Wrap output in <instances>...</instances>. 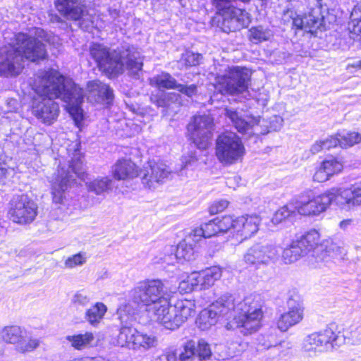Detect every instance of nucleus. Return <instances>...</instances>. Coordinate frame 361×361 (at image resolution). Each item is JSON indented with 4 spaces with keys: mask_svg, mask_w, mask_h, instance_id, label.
<instances>
[{
    "mask_svg": "<svg viewBox=\"0 0 361 361\" xmlns=\"http://www.w3.org/2000/svg\"><path fill=\"white\" fill-rule=\"evenodd\" d=\"M35 91L39 95L33 101L32 113L47 125L52 124L59 114V104L54 99L59 98L66 103V108L75 126L82 127L84 116L81 109L84 91L71 79L63 77L56 70L42 73L35 81Z\"/></svg>",
    "mask_w": 361,
    "mask_h": 361,
    "instance_id": "nucleus-1",
    "label": "nucleus"
},
{
    "mask_svg": "<svg viewBox=\"0 0 361 361\" xmlns=\"http://www.w3.org/2000/svg\"><path fill=\"white\" fill-rule=\"evenodd\" d=\"M262 307L259 295L250 294L240 301H235L232 295H224L200 312L196 325L200 330L207 331L217 323L220 317H226L233 310L236 313L233 318L236 327L243 334L250 335L261 327Z\"/></svg>",
    "mask_w": 361,
    "mask_h": 361,
    "instance_id": "nucleus-2",
    "label": "nucleus"
},
{
    "mask_svg": "<svg viewBox=\"0 0 361 361\" xmlns=\"http://www.w3.org/2000/svg\"><path fill=\"white\" fill-rule=\"evenodd\" d=\"M6 44L0 48V76H16L23 70V59L38 62L47 57L46 46L25 33H4Z\"/></svg>",
    "mask_w": 361,
    "mask_h": 361,
    "instance_id": "nucleus-3",
    "label": "nucleus"
},
{
    "mask_svg": "<svg viewBox=\"0 0 361 361\" xmlns=\"http://www.w3.org/2000/svg\"><path fill=\"white\" fill-rule=\"evenodd\" d=\"M82 155L77 147L75 149L71 160L68 167L60 165L57 173L54 175L51 182V193L53 202L67 207L69 209L71 204L68 198V188L74 183L76 178L86 183L89 191L100 195L111 189L112 180L109 177H98L88 182V174L84 167Z\"/></svg>",
    "mask_w": 361,
    "mask_h": 361,
    "instance_id": "nucleus-4",
    "label": "nucleus"
},
{
    "mask_svg": "<svg viewBox=\"0 0 361 361\" xmlns=\"http://www.w3.org/2000/svg\"><path fill=\"white\" fill-rule=\"evenodd\" d=\"M92 58L99 69L111 77L123 73L138 78L142 72L143 62L137 49L128 44H122L113 51L102 44L94 43L90 48Z\"/></svg>",
    "mask_w": 361,
    "mask_h": 361,
    "instance_id": "nucleus-5",
    "label": "nucleus"
},
{
    "mask_svg": "<svg viewBox=\"0 0 361 361\" xmlns=\"http://www.w3.org/2000/svg\"><path fill=\"white\" fill-rule=\"evenodd\" d=\"M319 233L314 229L310 230L300 238L291 241L290 244L284 248L282 259L285 264H292L307 255L310 252H321L320 255L310 260L312 267L322 268L323 266L331 267L333 263L334 255L329 250L323 251V246L318 245Z\"/></svg>",
    "mask_w": 361,
    "mask_h": 361,
    "instance_id": "nucleus-6",
    "label": "nucleus"
},
{
    "mask_svg": "<svg viewBox=\"0 0 361 361\" xmlns=\"http://www.w3.org/2000/svg\"><path fill=\"white\" fill-rule=\"evenodd\" d=\"M135 309L130 304H122L117 310L122 324L114 343L133 350H147L157 345V338L153 334L137 331L128 324L133 320Z\"/></svg>",
    "mask_w": 361,
    "mask_h": 361,
    "instance_id": "nucleus-7",
    "label": "nucleus"
},
{
    "mask_svg": "<svg viewBox=\"0 0 361 361\" xmlns=\"http://www.w3.org/2000/svg\"><path fill=\"white\" fill-rule=\"evenodd\" d=\"M112 173L117 180L133 179L140 176L142 183L147 188H155L169 174L168 167L161 162L149 161L138 171L136 165L130 159H122L116 161L112 168Z\"/></svg>",
    "mask_w": 361,
    "mask_h": 361,
    "instance_id": "nucleus-8",
    "label": "nucleus"
},
{
    "mask_svg": "<svg viewBox=\"0 0 361 361\" xmlns=\"http://www.w3.org/2000/svg\"><path fill=\"white\" fill-rule=\"evenodd\" d=\"M134 302L145 307L147 317L157 322L161 314L168 307V299L164 296V284L158 279L140 281L132 290Z\"/></svg>",
    "mask_w": 361,
    "mask_h": 361,
    "instance_id": "nucleus-9",
    "label": "nucleus"
},
{
    "mask_svg": "<svg viewBox=\"0 0 361 361\" xmlns=\"http://www.w3.org/2000/svg\"><path fill=\"white\" fill-rule=\"evenodd\" d=\"M344 341V336L328 326L306 336L302 340L301 349L307 356L315 357L340 347Z\"/></svg>",
    "mask_w": 361,
    "mask_h": 361,
    "instance_id": "nucleus-10",
    "label": "nucleus"
},
{
    "mask_svg": "<svg viewBox=\"0 0 361 361\" xmlns=\"http://www.w3.org/2000/svg\"><path fill=\"white\" fill-rule=\"evenodd\" d=\"M336 188L317 196H313L310 191H307L293 200V206L300 215L316 216L324 212L331 204L336 205Z\"/></svg>",
    "mask_w": 361,
    "mask_h": 361,
    "instance_id": "nucleus-11",
    "label": "nucleus"
},
{
    "mask_svg": "<svg viewBox=\"0 0 361 361\" xmlns=\"http://www.w3.org/2000/svg\"><path fill=\"white\" fill-rule=\"evenodd\" d=\"M166 311L161 314L157 323L169 330H176L196 313L195 301L183 297L177 299L171 305L168 300Z\"/></svg>",
    "mask_w": 361,
    "mask_h": 361,
    "instance_id": "nucleus-12",
    "label": "nucleus"
},
{
    "mask_svg": "<svg viewBox=\"0 0 361 361\" xmlns=\"http://www.w3.org/2000/svg\"><path fill=\"white\" fill-rule=\"evenodd\" d=\"M250 73L239 66L227 67L224 73L217 75L214 88L221 94L238 95L247 91Z\"/></svg>",
    "mask_w": 361,
    "mask_h": 361,
    "instance_id": "nucleus-13",
    "label": "nucleus"
},
{
    "mask_svg": "<svg viewBox=\"0 0 361 361\" xmlns=\"http://www.w3.org/2000/svg\"><path fill=\"white\" fill-rule=\"evenodd\" d=\"M215 153L221 164L232 165L243 159L245 149L240 137L229 131L218 136Z\"/></svg>",
    "mask_w": 361,
    "mask_h": 361,
    "instance_id": "nucleus-14",
    "label": "nucleus"
},
{
    "mask_svg": "<svg viewBox=\"0 0 361 361\" xmlns=\"http://www.w3.org/2000/svg\"><path fill=\"white\" fill-rule=\"evenodd\" d=\"M8 214L14 223L29 224L37 215V205L27 195H15L10 202Z\"/></svg>",
    "mask_w": 361,
    "mask_h": 361,
    "instance_id": "nucleus-15",
    "label": "nucleus"
},
{
    "mask_svg": "<svg viewBox=\"0 0 361 361\" xmlns=\"http://www.w3.org/2000/svg\"><path fill=\"white\" fill-rule=\"evenodd\" d=\"M213 130V118L209 115L195 116L188 125L190 138L199 149H204L209 145Z\"/></svg>",
    "mask_w": 361,
    "mask_h": 361,
    "instance_id": "nucleus-16",
    "label": "nucleus"
},
{
    "mask_svg": "<svg viewBox=\"0 0 361 361\" xmlns=\"http://www.w3.org/2000/svg\"><path fill=\"white\" fill-rule=\"evenodd\" d=\"M235 218L231 215L217 216L202 224L200 227L192 229L191 236L195 240H201L202 238L226 233H229L233 235V227L235 224Z\"/></svg>",
    "mask_w": 361,
    "mask_h": 361,
    "instance_id": "nucleus-17",
    "label": "nucleus"
},
{
    "mask_svg": "<svg viewBox=\"0 0 361 361\" xmlns=\"http://www.w3.org/2000/svg\"><path fill=\"white\" fill-rule=\"evenodd\" d=\"M280 248L269 243H257L250 247L244 255L246 264L258 267L261 264H269L278 259Z\"/></svg>",
    "mask_w": 361,
    "mask_h": 361,
    "instance_id": "nucleus-18",
    "label": "nucleus"
},
{
    "mask_svg": "<svg viewBox=\"0 0 361 361\" xmlns=\"http://www.w3.org/2000/svg\"><path fill=\"white\" fill-rule=\"evenodd\" d=\"M192 231L189 235L183 240L179 243L176 246L165 247V254L160 259L167 264H173L176 262H182L183 261H190L194 259L195 249L191 242L195 243L200 240H195L192 238Z\"/></svg>",
    "mask_w": 361,
    "mask_h": 361,
    "instance_id": "nucleus-19",
    "label": "nucleus"
},
{
    "mask_svg": "<svg viewBox=\"0 0 361 361\" xmlns=\"http://www.w3.org/2000/svg\"><path fill=\"white\" fill-rule=\"evenodd\" d=\"M225 115L239 133L248 135L265 133V130L261 129L259 118L252 116L243 118L237 111L233 109H226Z\"/></svg>",
    "mask_w": 361,
    "mask_h": 361,
    "instance_id": "nucleus-20",
    "label": "nucleus"
},
{
    "mask_svg": "<svg viewBox=\"0 0 361 361\" xmlns=\"http://www.w3.org/2000/svg\"><path fill=\"white\" fill-rule=\"evenodd\" d=\"M336 206L341 209L350 210L361 205V180L349 188H336Z\"/></svg>",
    "mask_w": 361,
    "mask_h": 361,
    "instance_id": "nucleus-21",
    "label": "nucleus"
},
{
    "mask_svg": "<svg viewBox=\"0 0 361 361\" xmlns=\"http://www.w3.org/2000/svg\"><path fill=\"white\" fill-rule=\"evenodd\" d=\"M261 219L258 215H243L235 218L233 227V235L240 237L241 240L251 238L259 230Z\"/></svg>",
    "mask_w": 361,
    "mask_h": 361,
    "instance_id": "nucleus-22",
    "label": "nucleus"
},
{
    "mask_svg": "<svg viewBox=\"0 0 361 361\" xmlns=\"http://www.w3.org/2000/svg\"><path fill=\"white\" fill-rule=\"evenodd\" d=\"M87 100L90 102L109 104L113 102L114 93L110 87L100 80H92L87 85Z\"/></svg>",
    "mask_w": 361,
    "mask_h": 361,
    "instance_id": "nucleus-23",
    "label": "nucleus"
},
{
    "mask_svg": "<svg viewBox=\"0 0 361 361\" xmlns=\"http://www.w3.org/2000/svg\"><path fill=\"white\" fill-rule=\"evenodd\" d=\"M288 305V310L281 314L276 322L278 329L283 332L300 323L303 318V308L300 303L290 300Z\"/></svg>",
    "mask_w": 361,
    "mask_h": 361,
    "instance_id": "nucleus-24",
    "label": "nucleus"
},
{
    "mask_svg": "<svg viewBox=\"0 0 361 361\" xmlns=\"http://www.w3.org/2000/svg\"><path fill=\"white\" fill-rule=\"evenodd\" d=\"M56 8L65 18L72 20H80L84 13L82 0H56Z\"/></svg>",
    "mask_w": 361,
    "mask_h": 361,
    "instance_id": "nucleus-25",
    "label": "nucleus"
},
{
    "mask_svg": "<svg viewBox=\"0 0 361 361\" xmlns=\"http://www.w3.org/2000/svg\"><path fill=\"white\" fill-rule=\"evenodd\" d=\"M196 275L200 290L212 287L222 276V270L219 267L214 266L200 271H193Z\"/></svg>",
    "mask_w": 361,
    "mask_h": 361,
    "instance_id": "nucleus-26",
    "label": "nucleus"
},
{
    "mask_svg": "<svg viewBox=\"0 0 361 361\" xmlns=\"http://www.w3.org/2000/svg\"><path fill=\"white\" fill-rule=\"evenodd\" d=\"M1 336L6 342L16 344L17 348L23 338L26 336V330L18 326H6L2 330Z\"/></svg>",
    "mask_w": 361,
    "mask_h": 361,
    "instance_id": "nucleus-27",
    "label": "nucleus"
},
{
    "mask_svg": "<svg viewBox=\"0 0 361 361\" xmlns=\"http://www.w3.org/2000/svg\"><path fill=\"white\" fill-rule=\"evenodd\" d=\"M149 84L158 89H176L178 82L169 73L162 72L149 79Z\"/></svg>",
    "mask_w": 361,
    "mask_h": 361,
    "instance_id": "nucleus-28",
    "label": "nucleus"
},
{
    "mask_svg": "<svg viewBox=\"0 0 361 361\" xmlns=\"http://www.w3.org/2000/svg\"><path fill=\"white\" fill-rule=\"evenodd\" d=\"M107 308L102 302H97L87 309L85 312V319L92 325L97 326L102 319Z\"/></svg>",
    "mask_w": 361,
    "mask_h": 361,
    "instance_id": "nucleus-29",
    "label": "nucleus"
},
{
    "mask_svg": "<svg viewBox=\"0 0 361 361\" xmlns=\"http://www.w3.org/2000/svg\"><path fill=\"white\" fill-rule=\"evenodd\" d=\"M66 339L74 348L80 350L90 345L93 342L94 336L91 332H85L67 336Z\"/></svg>",
    "mask_w": 361,
    "mask_h": 361,
    "instance_id": "nucleus-30",
    "label": "nucleus"
},
{
    "mask_svg": "<svg viewBox=\"0 0 361 361\" xmlns=\"http://www.w3.org/2000/svg\"><path fill=\"white\" fill-rule=\"evenodd\" d=\"M273 37V32L262 25L252 27L249 30V39L255 44L269 40Z\"/></svg>",
    "mask_w": 361,
    "mask_h": 361,
    "instance_id": "nucleus-31",
    "label": "nucleus"
},
{
    "mask_svg": "<svg viewBox=\"0 0 361 361\" xmlns=\"http://www.w3.org/2000/svg\"><path fill=\"white\" fill-rule=\"evenodd\" d=\"M350 32L357 37H361V4H357L353 8L348 23Z\"/></svg>",
    "mask_w": 361,
    "mask_h": 361,
    "instance_id": "nucleus-32",
    "label": "nucleus"
},
{
    "mask_svg": "<svg viewBox=\"0 0 361 361\" xmlns=\"http://www.w3.org/2000/svg\"><path fill=\"white\" fill-rule=\"evenodd\" d=\"M40 343L39 338L33 336L26 330V336L19 343L17 350L21 353L32 352L39 346Z\"/></svg>",
    "mask_w": 361,
    "mask_h": 361,
    "instance_id": "nucleus-33",
    "label": "nucleus"
},
{
    "mask_svg": "<svg viewBox=\"0 0 361 361\" xmlns=\"http://www.w3.org/2000/svg\"><path fill=\"white\" fill-rule=\"evenodd\" d=\"M341 138V147L348 148L361 142V134L357 132L341 130L338 132Z\"/></svg>",
    "mask_w": 361,
    "mask_h": 361,
    "instance_id": "nucleus-34",
    "label": "nucleus"
},
{
    "mask_svg": "<svg viewBox=\"0 0 361 361\" xmlns=\"http://www.w3.org/2000/svg\"><path fill=\"white\" fill-rule=\"evenodd\" d=\"M293 200L288 204L279 208L274 214L271 219V222L276 225L281 223L283 221L286 219L290 215L294 214L296 211L293 206Z\"/></svg>",
    "mask_w": 361,
    "mask_h": 361,
    "instance_id": "nucleus-35",
    "label": "nucleus"
},
{
    "mask_svg": "<svg viewBox=\"0 0 361 361\" xmlns=\"http://www.w3.org/2000/svg\"><path fill=\"white\" fill-rule=\"evenodd\" d=\"M195 276L194 272H192L180 281L178 290L180 293H188L194 290L200 289Z\"/></svg>",
    "mask_w": 361,
    "mask_h": 361,
    "instance_id": "nucleus-36",
    "label": "nucleus"
},
{
    "mask_svg": "<svg viewBox=\"0 0 361 361\" xmlns=\"http://www.w3.org/2000/svg\"><path fill=\"white\" fill-rule=\"evenodd\" d=\"M196 356V342L193 340L188 341L183 346L179 353V361H193Z\"/></svg>",
    "mask_w": 361,
    "mask_h": 361,
    "instance_id": "nucleus-37",
    "label": "nucleus"
},
{
    "mask_svg": "<svg viewBox=\"0 0 361 361\" xmlns=\"http://www.w3.org/2000/svg\"><path fill=\"white\" fill-rule=\"evenodd\" d=\"M321 164L331 177L340 173L343 168V164L334 157L326 159Z\"/></svg>",
    "mask_w": 361,
    "mask_h": 361,
    "instance_id": "nucleus-38",
    "label": "nucleus"
},
{
    "mask_svg": "<svg viewBox=\"0 0 361 361\" xmlns=\"http://www.w3.org/2000/svg\"><path fill=\"white\" fill-rule=\"evenodd\" d=\"M152 102L155 103L158 106H169L170 102H177L180 100V95L176 93H161V97L157 99L154 96L151 97Z\"/></svg>",
    "mask_w": 361,
    "mask_h": 361,
    "instance_id": "nucleus-39",
    "label": "nucleus"
},
{
    "mask_svg": "<svg viewBox=\"0 0 361 361\" xmlns=\"http://www.w3.org/2000/svg\"><path fill=\"white\" fill-rule=\"evenodd\" d=\"M86 262V253L79 252L68 257L64 262V266L67 269H73L78 266L83 265Z\"/></svg>",
    "mask_w": 361,
    "mask_h": 361,
    "instance_id": "nucleus-40",
    "label": "nucleus"
},
{
    "mask_svg": "<svg viewBox=\"0 0 361 361\" xmlns=\"http://www.w3.org/2000/svg\"><path fill=\"white\" fill-rule=\"evenodd\" d=\"M202 55L192 51H185L182 54L180 63L185 66H195L200 64Z\"/></svg>",
    "mask_w": 361,
    "mask_h": 361,
    "instance_id": "nucleus-41",
    "label": "nucleus"
},
{
    "mask_svg": "<svg viewBox=\"0 0 361 361\" xmlns=\"http://www.w3.org/2000/svg\"><path fill=\"white\" fill-rule=\"evenodd\" d=\"M211 355L212 351L208 343L204 339H200L196 343V355L202 360L209 358Z\"/></svg>",
    "mask_w": 361,
    "mask_h": 361,
    "instance_id": "nucleus-42",
    "label": "nucleus"
},
{
    "mask_svg": "<svg viewBox=\"0 0 361 361\" xmlns=\"http://www.w3.org/2000/svg\"><path fill=\"white\" fill-rule=\"evenodd\" d=\"M305 28L304 30L309 32H313L314 30L317 28L320 25L319 18L316 17L313 13H309L304 16Z\"/></svg>",
    "mask_w": 361,
    "mask_h": 361,
    "instance_id": "nucleus-43",
    "label": "nucleus"
},
{
    "mask_svg": "<svg viewBox=\"0 0 361 361\" xmlns=\"http://www.w3.org/2000/svg\"><path fill=\"white\" fill-rule=\"evenodd\" d=\"M177 351L174 347H169L164 350L162 354L157 355L152 361H177Z\"/></svg>",
    "mask_w": 361,
    "mask_h": 361,
    "instance_id": "nucleus-44",
    "label": "nucleus"
},
{
    "mask_svg": "<svg viewBox=\"0 0 361 361\" xmlns=\"http://www.w3.org/2000/svg\"><path fill=\"white\" fill-rule=\"evenodd\" d=\"M90 301L88 294L85 291H78L72 298V302L75 306H86Z\"/></svg>",
    "mask_w": 361,
    "mask_h": 361,
    "instance_id": "nucleus-45",
    "label": "nucleus"
},
{
    "mask_svg": "<svg viewBox=\"0 0 361 361\" xmlns=\"http://www.w3.org/2000/svg\"><path fill=\"white\" fill-rule=\"evenodd\" d=\"M180 93L186 95L188 97H192L197 92V88L195 85H185L178 83L176 89Z\"/></svg>",
    "mask_w": 361,
    "mask_h": 361,
    "instance_id": "nucleus-46",
    "label": "nucleus"
},
{
    "mask_svg": "<svg viewBox=\"0 0 361 361\" xmlns=\"http://www.w3.org/2000/svg\"><path fill=\"white\" fill-rule=\"evenodd\" d=\"M331 176L329 173H327L323 165L321 164L320 166L317 169L314 176L313 180L314 181L318 183H323L328 180Z\"/></svg>",
    "mask_w": 361,
    "mask_h": 361,
    "instance_id": "nucleus-47",
    "label": "nucleus"
},
{
    "mask_svg": "<svg viewBox=\"0 0 361 361\" xmlns=\"http://www.w3.org/2000/svg\"><path fill=\"white\" fill-rule=\"evenodd\" d=\"M325 149H329L337 146L341 147V138L338 135V133L335 135H331L322 140Z\"/></svg>",
    "mask_w": 361,
    "mask_h": 361,
    "instance_id": "nucleus-48",
    "label": "nucleus"
},
{
    "mask_svg": "<svg viewBox=\"0 0 361 361\" xmlns=\"http://www.w3.org/2000/svg\"><path fill=\"white\" fill-rule=\"evenodd\" d=\"M228 206V202L226 200H220L214 202L209 207V212L215 214L224 211Z\"/></svg>",
    "mask_w": 361,
    "mask_h": 361,
    "instance_id": "nucleus-49",
    "label": "nucleus"
},
{
    "mask_svg": "<svg viewBox=\"0 0 361 361\" xmlns=\"http://www.w3.org/2000/svg\"><path fill=\"white\" fill-rule=\"evenodd\" d=\"M292 344L290 341H283L278 345L273 346L272 350L274 353H278L279 356L285 355L287 351L290 349Z\"/></svg>",
    "mask_w": 361,
    "mask_h": 361,
    "instance_id": "nucleus-50",
    "label": "nucleus"
},
{
    "mask_svg": "<svg viewBox=\"0 0 361 361\" xmlns=\"http://www.w3.org/2000/svg\"><path fill=\"white\" fill-rule=\"evenodd\" d=\"M349 338L353 345L361 343V325L351 327Z\"/></svg>",
    "mask_w": 361,
    "mask_h": 361,
    "instance_id": "nucleus-51",
    "label": "nucleus"
},
{
    "mask_svg": "<svg viewBox=\"0 0 361 361\" xmlns=\"http://www.w3.org/2000/svg\"><path fill=\"white\" fill-rule=\"evenodd\" d=\"M355 226L354 220L352 219H344L339 223V228L343 231H349Z\"/></svg>",
    "mask_w": 361,
    "mask_h": 361,
    "instance_id": "nucleus-52",
    "label": "nucleus"
},
{
    "mask_svg": "<svg viewBox=\"0 0 361 361\" xmlns=\"http://www.w3.org/2000/svg\"><path fill=\"white\" fill-rule=\"evenodd\" d=\"M324 149H324V147L323 145V142L321 140L319 141L316 142L311 147L310 151H311L312 154H315L319 153V152H321V151H322Z\"/></svg>",
    "mask_w": 361,
    "mask_h": 361,
    "instance_id": "nucleus-53",
    "label": "nucleus"
},
{
    "mask_svg": "<svg viewBox=\"0 0 361 361\" xmlns=\"http://www.w3.org/2000/svg\"><path fill=\"white\" fill-rule=\"evenodd\" d=\"M304 20V16H302V17L297 16L296 18H293V26L295 27H296L297 29L304 30L305 20Z\"/></svg>",
    "mask_w": 361,
    "mask_h": 361,
    "instance_id": "nucleus-54",
    "label": "nucleus"
},
{
    "mask_svg": "<svg viewBox=\"0 0 361 361\" xmlns=\"http://www.w3.org/2000/svg\"><path fill=\"white\" fill-rule=\"evenodd\" d=\"M197 161V159L195 155L191 154L188 157H183L182 162L184 164V168L188 167V166L191 165L192 163L195 162Z\"/></svg>",
    "mask_w": 361,
    "mask_h": 361,
    "instance_id": "nucleus-55",
    "label": "nucleus"
},
{
    "mask_svg": "<svg viewBox=\"0 0 361 361\" xmlns=\"http://www.w3.org/2000/svg\"><path fill=\"white\" fill-rule=\"evenodd\" d=\"M7 169L5 167V164H3L0 161V177L6 175Z\"/></svg>",
    "mask_w": 361,
    "mask_h": 361,
    "instance_id": "nucleus-56",
    "label": "nucleus"
},
{
    "mask_svg": "<svg viewBox=\"0 0 361 361\" xmlns=\"http://www.w3.org/2000/svg\"><path fill=\"white\" fill-rule=\"evenodd\" d=\"M348 66H351L353 68H355L357 69H361V60L357 61L352 63L351 65H349Z\"/></svg>",
    "mask_w": 361,
    "mask_h": 361,
    "instance_id": "nucleus-57",
    "label": "nucleus"
},
{
    "mask_svg": "<svg viewBox=\"0 0 361 361\" xmlns=\"http://www.w3.org/2000/svg\"><path fill=\"white\" fill-rule=\"evenodd\" d=\"M235 345H237V343H235ZM243 344L241 343H238V347H234L235 350L233 351V353H240L242 350H243Z\"/></svg>",
    "mask_w": 361,
    "mask_h": 361,
    "instance_id": "nucleus-58",
    "label": "nucleus"
},
{
    "mask_svg": "<svg viewBox=\"0 0 361 361\" xmlns=\"http://www.w3.org/2000/svg\"><path fill=\"white\" fill-rule=\"evenodd\" d=\"M141 130V127L138 125H135V128H134V131L133 133H139L140 131Z\"/></svg>",
    "mask_w": 361,
    "mask_h": 361,
    "instance_id": "nucleus-59",
    "label": "nucleus"
},
{
    "mask_svg": "<svg viewBox=\"0 0 361 361\" xmlns=\"http://www.w3.org/2000/svg\"><path fill=\"white\" fill-rule=\"evenodd\" d=\"M43 32L42 30L39 29V28H35V34L36 35H39V37H41V32Z\"/></svg>",
    "mask_w": 361,
    "mask_h": 361,
    "instance_id": "nucleus-60",
    "label": "nucleus"
},
{
    "mask_svg": "<svg viewBox=\"0 0 361 361\" xmlns=\"http://www.w3.org/2000/svg\"><path fill=\"white\" fill-rule=\"evenodd\" d=\"M276 120L277 121H279L281 123L283 121H282V118H281L280 117H276Z\"/></svg>",
    "mask_w": 361,
    "mask_h": 361,
    "instance_id": "nucleus-61",
    "label": "nucleus"
},
{
    "mask_svg": "<svg viewBox=\"0 0 361 361\" xmlns=\"http://www.w3.org/2000/svg\"><path fill=\"white\" fill-rule=\"evenodd\" d=\"M130 110H132L133 111H135V108H133V106H130Z\"/></svg>",
    "mask_w": 361,
    "mask_h": 361,
    "instance_id": "nucleus-62",
    "label": "nucleus"
}]
</instances>
